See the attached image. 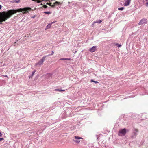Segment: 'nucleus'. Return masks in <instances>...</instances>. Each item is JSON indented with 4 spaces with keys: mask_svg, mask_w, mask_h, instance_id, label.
<instances>
[{
    "mask_svg": "<svg viewBox=\"0 0 148 148\" xmlns=\"http://www.w3.org/2000/svg\"><path fill=\"white\" fill-rule=\"evenodd\" d=\"M36 71V70H34L32 72L31 75V76H30L29 77V78H30V77H32L33 75H34V73H35V72Z\"/></svg>",
    "mask_w": 148,
    "mask_h": 148,
    "instance_id": "15",
    "label": "nucleus"
},
{
    "mask_svg": "<svg viewBox=\"0 0 148 148\" xmlns=\"http://www.w3.org/2000/svg\"><path fill=\"white\" fill-rule=\"evenodd\" d=\"M55 22H51V23H50L49 24H48L47 25L46 27V28L45 29L46 30V29H47L50 28L51 27L52 24Z\"/></svg>",
    "mask_w": 148,
    "mask_h": 148,
    "instance_id": "11",
    "label": "nucleus"
},
{
    "mask_svg": "<svg viewBox=\"0 0 148 148\" xmlns=\"http://www.w3.org/2000/svg\"><path fill=\"white\" fill-rule=\"evenodd\" d=\"M2 6L1 5H0V10H1L2 8Z\"/></svg>",
    "mask_w": 148,
    "mask_h": 148,
    "instance_id": "29",
    "label": "nucleus"
},
{
    "mask_svg": "<svg viewBox=\"0 0 148 148\" xmlns=\"http://www.w3.org/2000/svg\"><path fill=\"white\" fill-rule=\"evenodd\" d=\"M60 3L58 2V1H56L55 3H53V5H51V3H47V4L49 5L50 6L52 7H55V6L56 5H57L58 4H59Z\"/></svg>",
    "mask_w": 148,
    "mask_h": 148,
    "instance_id": "8",
    "label": "nucleus"
},
{
    "mask_svg": "<svg viewBox=\"0 0 148 148\" xmlns=\"http://www.w3.org/2000/svg\"><path fill=\"white\" fill-rule=\"evenodd\" d=\"M115 45L116 46H117L118 47H121V45L120 44H119L118 43H116L115 44Z\"/></svg>",
    "mask_w": 148,
    "mask_h": 148,
    "instance_id": "16",
    "label": "nucleus"
},
{
    "mask_svg": "<svg viewBox=\"0 0 148 148\" xmlns=\"http://www.w3.org/2000/svg\"><path fill=\"white\" fill-rule=\"evenodd\" d=\"M10 2L12 3H15V2L14 0H12L10 1Z\"/></svg>",
    "mask_w": 148,
    "mask_h": 148,
    "instance_id": "24",
    "label": "nucleus"
},
{
    "mask_svg": "<svg viewBox=\"0 0 148 148\" xmlns=\"http://www.w3.org/2000/svg\"><path fill=\"white\" fill-rule=\"evenodd\" d=\"M131 0H126L124 3V5L125 6H128Z\"/></svg>",
    "mask_w": 148,
    "mask_h": 148,
    "instance_id": "10",
    "label": "nucleus"
},
{
    "mask_svg": "<svg viewBox=\"0 0 148 148\" xmlns=\"http://www.w3.org/2000/svg\"><path fill=\"white\" fill-rule=\"evenodd\" d=\"M36 16V15H34V16H32V18H34Z\"/></svg>",
    "mask_w": 148,
    "mask_h": 148,
    "instance_id": "25",
    "label": "nucleus"
},
{
    "mask_svg": "<svg viewBox=\"0 0 148 148\" xmlns=\"http://www.w3.org/2000/svg\"><path fill=\"white\" fill-rule=\"evenodd\" d=\"M91 82H94L95 83H98V82L97 81H94V80H93V79H92L91 80Z\"/></svg>",
    "mask_w": 148,
    "mask_h": 148,
    "instance_id": "20",
    "label": "nucleus"
},
{
    "mask_svg": "<svg viewBox=\"0 0 148 148\" xmlns=\"http://www.w3.org/2000/svg\"><path fill=\"white\" fill-rule=\"evenodd\" d=\"M126 130L125 128L120 130L118 132V135L120 136H123L125 135L126 133Z\"/></svg>",
    "mask_w": 148,
    "mask_h": 148,
    "instance_id": "3",
    "label": "nucleus"
},
{
    "mask_svg": "<svg viewBox=\"0 0 148 148\" xmlns=\"http://www.w3.org/2000/svg\"><path fill=\"white\" fill-rule=\"evenodd\" d=\"M69 3H70V2H68Z\"/></svg>",
    "mask_w": 148,
    "mask_h": 148,
    "instance_id": "33",
    "label": "nucleus"
},
{
    "mask_svg": "<svg viewBox=\"0 0 148 148\" xmlns=\"http://www.w3.org/2000/svg\"><path fill=\"white\" fill-rule=\"evenodd\" d=\"M124 9V8L123 7H122L121 8H118V10H123Z\"/></svg>",
    "mask_w": 148,
    "mask_h": 148,
    "instance_id": "19",
    "label": "nucleus"
},
{
    "mask_svg": "<svg viewBox=\"0 0 148 148\" xmlns=\"http://www.w3.org/2000/svg\"><path fill=\"white\" fill-rule=\"evenodd\" d=\"M44 8H47V6L46 5H44Z\"/></svg>",
    "mask_w": 148,
    "mask_h": 148,
    "instance_id": "27",
    "label": "nucleus"
},
{
    "mask_svg": "<svg viewBox=\"0 0 148 148\" xmlns=\"http://www.w3.org/2000/svg\"><path fill=\"white\" fill-rule=\"evenodd\" d=\"M3 139H4V138H0V141H1V140H3Z\"/></svg>",
    "mask_w": 148,
    "mask_h": 148,
    "instance_id": "23",
    "label": "nucleus"
},
{
    "mask_svg": "<svg viewBox=\"0 0 148 148\" xmlns=\"http://www.w3.org/2000/svg\"><path fill=\"white\" fill-rule=\"evenodd\" d=\"M14 10H9L7 12H0V22L2 24V22L5 21L8 19L10 18L14 13L16 12Z\"/></svg>",
    "mask_w": 148,
    "mask_h": 148,
    "instance_id": "1",
    "label": "nucleus"
},
{
    "mask_svg": "<svg viewBox=\"0 0 148 148\" xmlns=\"http://www.w3.org/2000/svg\"><path fill=\"white\" fill-rule=\"evenodd\" d=\"M146 1H147V0H146Z\"/></svg>",
    "mask_w": 148,
    "mask_h": 148,
    "instance_id": "34",
    "label": "nucleus"
},
{
    "mask_svg": "<svg viewBox=\"0 0 148 148\" xmlns=\"http://www.w3.org/2000/svg\"><path fill=\"white\" fill-rule=\"evenodd\" d=\"M31 8L29 7H25L23 8H20L16 10H14L16 11V12L15 13H16L17 12H22L23 14H25L28 13L29 11L31 10Z\"/></svg>",
    "mask_w": 148,
    "mask_h": 148,
    "instance_id": "2",
    "label": "nucleus"
},
{
    "mask_svg": "<svg viewBox=\"0 0 148 148\" xmlns=\"http://www.w3.org/2000/svg\"><path fill=\"white\" fill-rule=\"evenodd\" d=\"M102 21V20H97L95 21L94 22V23H100Z\"/></svg>",
    "mask_w": 148,
    "mask_h": 148,
    "instance_id": "13",
    "label": "nucleus"
},
{
    "mask_svg": "<svg viewBox=\"0 0 148 148\" xmlns=\"http://www.w3.org/2000/svg\"><path fill=\"white\" fill-rule=\"evenodd\" d=\"M44 13L46 14H49L51 13V12H44Z\"/></svg>",
    "mask_w": 148,
    "mask_h": 148,
    "instance_id": "17",
    "label": "nucleus"
},
{
    "mask_svg": "<svg viewBox=\"0 0 148 148\" xmlns=\"http://www.w3.org/2000/svg\"><path fill=\"white\" fill-rule=\"evenodd\" d=\"M54 52H53V51H52V53L51 54V55H53L54 54Z\"/></svg>",
    "mask_w": 148,
    "mask_h": 148,
    "instance_id": "26",
    "label": "nucleus"
},
{
    "mask_svg": "<svg viewBox=\"0 0 148 148\" xmlns=\"http://www.w3.org/2000/svg\"><path fill=\"white\" fill-rule=\"evenodd\" d=\"M147 22V19L145 18H143L140 20L138 23L139 25L146 24Z\"/></svg>",
    "mask_w": 148,
    "mask_h": 148,
    "instance_id": "6",
    "label": "nucleus"
},
{
    "mask_svg": "<svg viewBox=\"0 0 148 148\" xmlns=\"http://www.w3.org/2000/svg\"><path fill=\"white\" fill-rule=\"evenodd\" d=\"M15 3H18L20 2V0H14Z\"/></svg>",
    "mask_w": 148,
    "mask_h": 148,
    "instance_id": "21",
    "label": "nucleus"
},
{
    "mask_svg": "<svg viewBox=\"0 0 148 148\" xmlns=\"http://www.w3.org/2000/svg\"><path fill=\"white\" fill-rule=\"evenodd\" d=\"M138 131L137 129L134 128L133 130L132 134V138H135L136 137V135L138 134Z\"/></svg>",
    "mask_w": 148,
    "mask_h": 148,
    "instance_id": "4",
    "label": "nucleus"
},
{
    "mask_svg": "<svg viewBox=\"0 0 148 148\" xmlns=\"http://www.w3.org/2000/svg\"><path fill=\"white\" fill-rule=\"evenodd\" d=\"M146 5L147 6H148V2H147V3H146Z\"/></svg>",
    "mask_w": 148,
    "mask_h": 148,
    "instance_id": "28",
    "label": "nucleus"
},
{
    "mask_svg": "<svg viewBox=\"0 0 148 148\" xmlns=\"http://www.w3.org/2000/svg\"><path fill=\"white\" fill-rule=\"evenodd\" d=\"M2 136V135L1 134V132H0V136Z\"/></svg>",
    "mask_w": 148,
    "mask_h": 148,
    "instance_id": "30",
    "label": "nucleus"
},
{
    "mask_svg": "<svg viewBox=\"0 0 148 148\" xmlns=\"http://www.w3.org/2000/svg\"><path fill=\"white\" fill-rule=\"evenodd\" d=\"M52 56L51 55V54H48V55H46L45 56H43L44 57V58H46L49 56Z\"/></svg>",
    "mask_w": 148,
    "mask_h": 148,
    "instance_id": "22",
    "label": "nucleus"
},
{
    "mask_svg": "<svg viewBox=\"0 0 148 148\" xmlns=\"http://www.w3.org/2000/svg\"><path fill=\"white\" fill-rule=\"evenodd\" d=\"M45 60V58L43 57L40 61H39L35 65L37 66L38 65H40L42 64Z\"/></svg>",
    "mask_w": 148,
    "mask_h": 148,
    "instance_id": "7",
    "label": "nucleus"
},
{
    "mask_svg": "<svg viewBox=\"0 0 148 148\" xmlns=\"http://www.w3.org/2000/svg\"><path fill=\"white\" fill-rule=\"evenodd\" d=\"M4 76L6 77H8L7 75H5Z\"/></svg>",
    "mask_w": 148,
    "mask_h": 148,
    "instance_id": "32",
    "label": "nucleus"
},
{
    "mask_svg": "<svg viewBox=\"0 0 148 148\" xmlns=\"http://www.w3.org/2000/svg\"><path fill=\"white\" fill-rule=\"evenodd\" d=\"M71 60V58H60V60Z\"/></svg>",
    "mask_w": 148,
    "mask_h": 148,
    "instance_id": "12",
    "label": "nucleus"
},
{
    "mask_svg": "<svg viewBox=\"0 0 148 148\" xmlns=\"http://www.w3.org/2000/svg\"><path fill=\"white\" fill-rule=\"evenodd\" d=\"M74 137V139H73V141L77 143H79L80 141L79 140L80 139H82V138L76 136H75Z\"/></svg>",
    "mask_w": 148,
    "mask_h": 148,
    "instance_id": "5",
    "label": "nucleus"
},
{
    "mask_svg": "<svg viewBox=\"0 0 148 148\" xmlns=\"http://www.w3.org/2000/svg\"><path fill=\"white\" fill-rule=\"evenodd\" d=\"M33 1L37 2V3H40L41 2V1L40 0H33Z\"/></svg>",
    "mask_w": 148,
    "mask_h": 148,
    "instance_id": "18",
    "label": "nucleus"
},
{
    "mask_svg": "<svg viewBox=\"0 0 148 148\" xmlns=\"http://www.w3.org/2000/svg\"><path fill=\"white\" fill-rule=\"evenodd\" d=\"M94 23H92V27H93V25H94Z\"/></svg>",
    "mask_w": 148,
    "mask_h": 148,
    "instance_id": "31",
    "label": "nucleus"
},
{
    "mask_svg": "<svg viewBox=\"0 0 148 148\" xmlns=\"http://www.w3.org/2000/svg\"><path fill=\"white\" fill-rule=\"evenodd\" d=\"M96 46H93L89 49V51L91 52H93L96 51Z\"/></svg>",
    "mask_w": 148,
    "mask_h": 148,
    "instance_id": "9",
    "label": "nucleus"
},
{
    "mask_svg": "<svg viewBox=\"0 0 148 148\" xmlns=\"http://www.w3.org/2000/svg\"><path fill=\"white\" fill-rule=\"evenodd\" d=\"M55 90L56 91H58L60 92L64 91H65L64 90H62L61 89H56Z\"/></svg>",
    "mask_w": 148,
    "mask_h": 148,
    "instance_id": "14",
    "label": "nucleus"
}]
</instances>
